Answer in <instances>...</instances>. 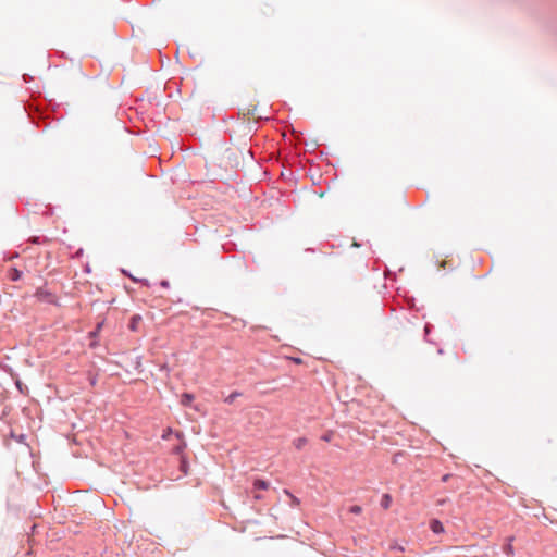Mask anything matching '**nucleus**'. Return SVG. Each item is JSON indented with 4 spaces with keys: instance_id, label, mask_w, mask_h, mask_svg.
Segmentation results:
<instances>
[{
    "instance_id": "28",
    "label": "nucleus",
    "mask_w": 557,
    "mask_h": 557,
    "mask_svg": "<svg viewBox=\"0 0 557 557\" xmlns=\"http://www.w3.org/2000/svg\"><path fill=\"white\" fill-rule=\"evenodd\" d=\"M89 382H90V385H92V386L96 385L97 377L96 376L90 377Z\"/></svg>"
},
{
    "instance_id": "2",
    "label": "nucleus",
    "mask_w": 557,
    "mask_h": 557,
    "mask_svg": "<svg viewBox=\"0 0 557 557\" xmlns=\"http://www.w3.org/2000/svg\"><path fill=\"white\" fill-rule=\"evenodd\" d=\"M195 395L193 393L185 392L181 395L180 404L183 407L193 408L195 411H200L199 405H194Z\"/></svg>"
},
{
    "instance_id": "1",
    "label": "nucleus",
    "mask_w": 557,
    "mask_h": 557,
    "mask_svg": "<svg viewBox=\"0 0 557 557\" xmlns=\"http://www.w3.org/2000/svg\"><path fill=\"white\" fill-rule=\"evenodd\" d=\"M34 297H36V299L40 302H47L57 307L61 306L58 296L45 287H38L34 294Z\"/></svg>"
},
{
    "instance_id": "29",
    "label": "nucleus",
    "mask_w": 557,
    "mask_h": 557,
    "mask_svg": "<svg viewBox=\"0 0 557 557\" xmlns=\"http://www.w3.org/2000/svg\"><path fill=\"white\" fill-rule=\"evenodd\" d=\"M30 119H32V123L34 125H36L37 127H39V122L35 117H33V116H30Z\"/></svg>"
},
{
    "instance_id": "26",
    "label": "nucleus",
    "mask_w": 557,
    "mask_h": 557,
    "mask_svg": "<svg viewBox=\"0 0 557 557\" xmlns=\"http://www.w3.org/2000/svg\"><path fill=\"white\" fill-rule=\"evenodd\" d=\"M331 437H332V434H324V435H322V437H321V438H322L323 441H325V442H329V441H331Z\"/></svg>"
},
{
    "instance_id": "8",
    "label": "nucleus",
    "mask_w": 557,
    "mask_h": 557,
    "mask_svg": "<svg viewBox=\"0 0 557 557\" xmlns=\"http://www.w3.org/2000/svg\"><path fill=\"white\" fill-rule=\"evenodd\" d=\"M178 470L184 474L187 475L189 471V461L186 456L180 457V465Z\"/></svg>"
},
{
    "instance_id": "6",
    "label": "nucleus",
    "mask_w": 557,
    "mask_h": 557,
    "mask_svg": "<svg viewBox=\"0 0 557 557\" xmlns=\"http://www.w3.org/2000/svg\"><path fill=\"white\" fill-rule=\"evenodd\" d=\"M141 320H143V318L140 314H137V313L133 314L128 321V325H127L128 330L132 332H137Z\"/></svg>"
},
{
    "instance_id": "18",
    "label": "nucleus",
    "mask_w": 557,
    "mask_h": 557,
    "mask_svg": "<svg viewBox=\"0 0 557 557\" xmlns=\"http://www.w3.org/2000/svg\"><path fill=\"white\" fill-rule=\"evenodd\" d=\"M133 282L139 283L143 286L150 287L151 284L148 278H133Z\"/></svg>"
},
{
    "instance_id": "4",
    "label": "nucleus",
    "mask_w": 557,
    "mask_h": 557,
    "mask_svg": "<svg viewBox=\"0 0 557 557\" xmlns=\"http://www.w3.org/2000/svg\"><path fill=\"white\" fill-rule=\"evenodd\" d=\"M270 487V482L264 480V479H261V478H257L253 480V483H252V492H258V491H265Z\"/></svg>"
},
{
    "instance_id": "7",
    "label": "nucleus",
    "mask_w": 557,
    "mask_h": 557,
    "mask_svg": "<svg viewBox=\"0 0 557 557\" xmlns=\"http://www.w3.org/2000/svg\"><path fill=\"white\" fill-rule=\"evenodd\" d=\"M10 375L14 379V383H15V386L18 389V392L21 394L25 395L28 392L27 386L22 383V381L20 380L18 375L16 373H14L12 371V369H10Z\"/></svg>"
},
{
    "instance_id": "31",
    "label": "nucleus",
    "mask_w": 557,
    "mask_h": 557,
    "mask_svg": "<svg viewBox=\"0 0 557 557\" xmlns=\"http://www.w3.org/2000/svg\"><path fill=\"white\" fill-rule=\"evenodd\" d=\"M294 361H295L296 363H300V362H301V359H300V358H295V359H294Z\"/></svg>"
},
{
    "instance_id": "14",
    "label": "nucleus",
    "mask_w": 557,
    "mask_h": 557,
    "mask_svg": "<svg viewBox=\"0 0 557 557\" xmlns=\"http://www.w3.org/2000/svg\"><path fill=\"white\" fill-rule=\"evenodd\" d=\"M239 396H242V393H240V392H237V391H234V392H232L228 396H226V397L224 398V403H225V404L231 405V404H233V403L235 401V399H236L237 397H239Z\"/></svg>"
},
{
    "instance_id": "22",
    "label": "nucleus",
    "mask_w": 557,
    "mask_h": 557,
    "mask_svg": "<svg viewBox=\"0 0 557 557\" xmlns=\"http://www.w3.org/2000/svg\"><path fill=\"white\" fill-rule=\"evenodd\" d=\"M451 478H453V474H451V473H446V474H444V475L442 476L441 481H442L443 483H446V482H448V481H449V479H451Z\"/></svg>"
},
{
    "instance_id": "16",
    "label": "nucleus",
    "mask_w": 557,
    "mask_h": 557,
    "mask_svg": "<svg viewBox=\"0 0 557 557\" xmlns=\"http://www.w3.org/2000/svg\"><path fill=\"white\" fill-rule=\"evenodd\" d=\"M307 444L306 437H298L294 440V446L296 449L300 450Z\"/></svg>"
},
{
    "instance_id": "17",
    "label": "nucleus",
    "mask_w": 557,
    "mask_h": 557,
    "mask_svg": "<svg viewBox=\"0 0 557 557\" xmlns=\"http://www.w3.org/2000/svg\"><path fill=\"white\" fill-rule=\"evenodd\" d=\"M185 448H186V443H183V444H180L177 446H174L172 448V451H173V454L180 455V457H181V456H184L183 451H184Z\"/></svg>"
},
{
    "instance_id": "24",
    "label": "nucleus",
    "mask_w": 557,
    "mask_h": 557,
    "mask_svg": "<svg viewBox=\"0 0 557 557\" xmlns=\"http://www.w3.org/2000/svg\"><path fill=\"white\" fill-rule=\"evenodd\" d=\"M252 498H253L255 500H261V499L263 498V495H262V494H260V493H256V492H253Z\"/></svg>"
},
{
    "instance_id": "13",
    "label": "nucleus",
    "mask_w": 557,
    "mask_h": 557,
    "mask_svg": "<svg viewBox=\"0 0 557 557\" xmlns=\"http://www.w3.org/2000/svg\"><path fill=\"white\" fill-rule=\"evenodd\" d=\"M433 330V325L431 323H425L424 325V339L425 342L430 343V344H434V342L430 338V334Z\"/></svg>"
},
{
    "instance_id": "11",
    "label": "nucleus",
    "mask_w": 557,
    "mask_h": 557,
    "mask_svg": "<svg viewBox=\"0 0 557 557\" xmlns=\"http://www.w3.org/2000/svg\"><path fill=\"white\" fill-rule=\"evenodd\" d=\"M391 504H392V496L387 493L383 494L381 502H380L381 507L383 509H388L391 507Z\"/></svg>"
},
{
    "instance_id": "5",
    "label": "nucleus",
    "mask_w": 557,
    "mask_h": 557,
    "mask_svg": "<svg viewBox=\"0 0 557 557\" xmlns=\"http://www.w3.org/2000/svg\"><path fill=\"white\" fill-rule=\"evenodd\" d=\"M23 272L16 267H10L7 271V277L12 282H17L22 278Z\"/></svg>"
},
{
    "instance_id": "21",
    "label": "nucleus",
    "mask_w": 557,
    "mask_h": 557,
    "mask_svg": "<svg viewBox=\"0 0 557 557\" xmlns=\"http://www.w3.org/2000/svg\"><path fill=\"white\" fill-rule=\"evenodd\" d=\"M159 285L162 287V288H169L170 287V282L168 280H161Z\"/></svg>"
},
{
    "instance_id": "10",
    "label": "nucleus",
    "mask_w": 557,
    "mask_h": 557,
    "mask_svg": "<svg viewBox=\"0 0 557 557\" xmlns=\"http://www.w3.org/2000/svg\"><path fill=\"white\" fill-rule=\"evenodd\" d=\"M513 541V537L512 536H509L507 539V542L504 544L503 546V550L504 553L507 555V556H512L513 555V546L511 544V542Z\"/></svg>"
},
{
    "instance_id": "9",
    "label": "nucleus",
    "mask_w": 557,
    "mask_h": 557,
    "mask_svg": "<svg viewBox=\"0 0 557 557\" xmlns=\"http://www.w3.org/2000/svg\"><path fill=\"white\" fill-rule=\"evenodd\" d=\"M103 325H104V319H102L101 321L97 322L95 330H92L88 334L89 338L96 339L98 337L101 329L103 327Z\"/></svg>"
},
{
    "instance_id": "15",
    "label": "nucleus",
    "mask_w": 557,
    "mask_h": 557,
    "mask_svg": "<svg viewBox=\"0 0 557 557\" xmlns=\"http://www.w3.org/2000/svg\"><path fill=\"white\" fill-rule=\"evenodd\" d=\"M284 493L290 498V506L292 507H297L300 505V500L298 497H296L295 495H293L288 490H284Z\"/></svg>"
},
{
    "instance_id": "19",
    "label": "nucleus",
    "mask_w": 557,
    "mask_h": 557,
    "mask_svg": "<svg viewBox=\"0 0 557 557\" xmlns=\"http://www.w3.org/2000/svg\"><path fill=\"white\" fill-rule=\"evenodd\" d=\"M361 511H362V508L359 505H352L349 508V512H351L354 515H359Z\"/></svg>"
},
{
    "instance_id": "30",
    "label": "nucleus",
    "mask_w": 557,
    "mask_h": 557,
    "mask_svg": "<svg viewBox=\"0 0 557 557\" xmlns=\"http://www.w3.org/2000/svg\"><path fill=\"white\" fill-rule=\"evenodd\" d=\"M437 352H438L440 355H443V354H444L443 348H438V349H437Z\"/></svg>"
},
{
    "instance_id": "25",
    "label": "nucleus",
    "mask_w": 557,
    "mask_h": 557,
    "mask_svg": "<svg viewBox=\"0 0 557 557\" xmlns=\"http://www.w3.org/2000/svg\"><path fill=\"white\" fill-rule=\"evenodd\" d=\"M448 502V498H441L436 502L437 506H444Z\"/></svg>"
},
{
    "instance_id": "20",
    "label": "nucleus",
    "mask_w": 557,
    "mask_h": 557,
    "mask_svg": "<svg viewBox=\"0 0 557 557\" xmlns=\"http://www.w3.org/2000/svg\"><path fill=\"white\" fill-rule=\"evenodd\" d=\"M392 550L405 552V547L398 543H394L389 546Z\"/></svg>"
},
{
    "instance_id": "12",
    "label": "nucleus",
    "mask_w": 557,
    "mask_h": 557,
    "mask_svg": "<svg viewBox=\"0 0 557 557\" xmlns=\"http://www.w3.org/2000/svg\"><path fill=\"white\" fill-rule=\"evenodd\" d=\"M28 242L34 245H41L49 242L46 236H32Z\"/></svg>"
},
{
    "instance_id": "32",
    "label": "nucleus",
    "mask_w": 557,
    "mask_h": 557,
    "mask_svg": "<svg viewBox=\"0 0 557 557\" xmlns=\"http://www.w3.org/2000/svg\"><path fill=\"white\" fill-rule=\"evenodd\" d=\"M90 347H95V342L94 341L90 343Z\"/></svg>"
},
{
    "instance_id": "3",
    "label": "nucleus",
    "mask_w": 557,
    "mask_h": 557,
    "mask_svg": "<svg viewBox=\"0 0 557 557\" xmlns=\"http://www.w3.org/2000/svg\"><path fill=\"white\" fill-rule=\"evenodd\" d=\"M429 528L434 534H442L445 531L444 524L437 518H433L430 520Z\"/></svg>"
},
{
    "instance_id": "27",
    "label": "nucleus",
    "mask_w": 557,
    "mask_h": 557,
    "mask_svg": "<svg viewBox=\"0 0 557 557\" xmlns=\"http://www.w3.org/2000/svg\"><path fill=\"white\" fill-rule=\"evenodd\" d=\"M140 364H141V357H137L135 368L138 369L140 367Z\"/></svg>"
},
{
    "instance_id": "23",
    "label": "nucleus",
    "mask_w": 557,
    "mask_h": 557,
    "mask_svg": "<svg viewBox=\"0 0 557 557\" xmlns=\"http://www.w3.org/2000/svg\"><path fill=\"white\" fill-rule=\"evenodd\" d=\"M121 271H122V273H123L125 276L129 277L132 281H133V278H136V277H135V276H134L129 271L124 270V269H122Z\"/></svg>"
}]
</instances>
